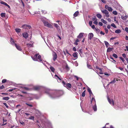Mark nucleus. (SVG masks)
Instances as JSON below:
<instances>
[{
    "mask_svg": "<svg viewBox=\"0 0 128 128\" xmlns=\"http://www.w3.org/2000/svg\"><path fill=\"white\" fill-rule=\"evenodd\" d=\"M44 88L45 90V92L48 94L51 98H53L59 97L57 96L58 93L56 92H50V90L49 89L46 87H44Z\"/></svg>",
    "mask_w": 128,
    "mask_h": 128,
    "instance_id": "obj_1",
    "label": "nucleus"
},
{
    "mask_svg": "<svg viewBox=\"0 0 128 128\" xmlns=\"http://www.w3.org/2000/svg\"><path fill=\"white\" fill-rule=\"evenodd\" d=\"M31 57L32 59L34 61H38L42 62L43 64L46 66V65L44 63L41 58V56L39 54H36L34 56H32Z\"/></svg>",
    "mask_w": 128,
    "mask_h": 128,
    "instance_id": "obj_2",
    "label": "nucleus"
},
{
    "mask_svg": "<svg viewBox=\"0 0 128 128\" xmlns=\"http://www.w3.org/2000/svg\"><path fill=\"white\" fill-rule=\"evenodd\" d=\"M91 104L92 106V108L94 110V111H96L97 110V107L96 104V100L94 98H92Z\"/></svg>",
    "mask_w": 128,
    "mask_h": 128,
    "instance_id": "obj_3",
    "label": "nucleus"
},
{
    "mask_svg": "<svg viewBox=\"0 0 128 128\" xmlns=\"http://www.w3.org/2000/svg\"><path fill=\"white\" fill-rule=\"evenodd\" d=\"M62 84L66 88L68 89L72 87V85L70 83L66 84L64 81H62Z\"/></svg>",
    "mask_w": 128,
    "mask_h": 128,
    "instance_id": "obj_4",
    "label": "nucleus"
},
{
    "mask_svg": "<svg viewBox=\"0 0 128 128\" xmlns=\"http://www.w3.org/2000/svg\"><path fill=\"white\" fill-rule=\"evenodd\" d=\"M44 25L50 28H52V26L50 24L48 23L47 20L44 23Z\"/></svg>",
    "mask_w": 128,
    "mask_h": 128,
    "instance_id": "obj_5",
    "label": "nucleus"
},
{
    "mask_svg": "<svg viewBox=\"0 0 128 128\" xmlns=\"http://www.w3.org/2000/svg\"><path fill=\"white\" fill-rule=\"evenodd\" d=\"M102 12L104 14H105L106 16L108 18L110 16L109 14V12L108 11H107L106 10H101Z\"/></svg>",
    "mask_w": 128,
    "mask_h": 128,
    "instance_id": "obj_6",
    "label": "nucleus"
},
{
    "mask_svg": "<svg viewBox=\"0 0 128 128\" xmlns=\"http://www.w3.org/2000/svg\"><path fill=\"white\" fill-rule=\"evenodd\" d=\"M87 90L88 91L89 93L90 97H92V98H93V97L94 96V95L92 93V92L90 88H89L88 87V88Z\"/></svg>",
    "mask_w": 128,
    "mask_h": 128,
    "instance_id": "obj_7",
    "label": "nucleus"
},
{
    "mask_svg": "<svg viewBox=\"0 0 128 128\" xmlns=\"http://www.w3.org/2000/svg\"><path fill=\"white\" fill-rule=\"evenodd\" d=\"M92 20L94 21L93 23L94 24L97 25L98 24V19L96 18V17H94L92 18Z\"/></svg>",
    "mask_w": 128,
    "mask_h": 128,
    "instance_id": "obj_8",
    "label": "nucleus"
},
{
    "mask_svg": "<svg viewBox=\"0 0 128 128\" xmlns=\"http://www.w3.org/2000/svg\"><path fill=\"white\" fill-rule=\"evenodd\" d=\"M55 78L57 80L58 82H61V78L59 76H58L57 75H55Z\"/></svg>",
    "mask_w": 128,
    "mask_h": 128,
    "instance_id": "obj_9",
    "label": "nucleus"
},
{
    "mask_svg": "<svg viewBox=\"0 0 128 128\" xmlns=\"http://www.w3.org/2000/svg\"><path fill=\"white\" fill-rule=\"evenodd\" d=\"M117 78H114L110 82H109V84H114L116 82V81H118Z\"/></svg>",
    "mask_w": 128,
    "mask_h": 128,
    "instance_id": "obj_10",
    "label": "nucleus"
},
{
    "mask_svg": "<svg viewBox=\"0 0 128 128\" xmlns=\"http://www.w3.org/2000/svg\"><path fill=\"white\" fill-rule=\"evenodd\" d=\"M94 36V34L93 33H91L89 34L88 36V38L91 40Z\"/></svg>",
    "mask_w": 128,
    "mask_h": 128,
    "instance_id": "obj_11",
    "label": "nucleus"
},
{
    "mask_svg": "<svg viewBox=\"0 0 128 128\" xmlns=\"http://www.w3.org/2000/svg\"><path fill=\"white\" fill-rule=\"evenodd\" d=\"M10 42L11 44L12 45L15 46V44H16L14 40L12 38H11Z\"/></svg>",
    "mask_w": 128,
    "mask_h": 128,
    "instance_id": "obj_12",
    "label": "nucleus"
},
{
    "mask_svg": "<svg viewBox=\"0 0 128 128\" xmlns=\"http://www.w3.org/2000/svg\"><path fill=\"white\" fill-rule=\"evenodd\" d=\"M23 37L26 38H27L28 36V35L26 32H24L22 34Z\"/></svg>",
    "mask_w": 128,
    "mask_h": 128,
    "instance_id": "obj_13",
    "label": "nucleus"
},
{
    "mask_svg": "<svg viewBox=\"0 0 128 128\" xmlns=\"http://www.w3.org/2000/svg\"><path fill=\"white\" fill-rule=\"evenodd\" d=\"M108 100L109 103L113 106L114 105V102L112 100H110L109 98H108Z\"/></svg>",
    "mask_w": 128,
    "mask_h": 128,
    "instance_id": "obj_14",
    "label": "nucleus"
},
{
    "mask_svg": "<svg viewBox=\"0 0 128 128\" xmlns=\"http://www.w3.org/2000/svg\"><path fill=\"white\" fill-rule=\"evenodd\" d=\"M0 3L1 4H4V5H5L6 6H8V8H10V6L9 5H8L6 2H3V1H2L0 2Z\"/></svg>",
    "mask_w": 128,
    "mask_h": 128,
    "instance_id": "obj_15",
    "label": "nucleus"
},
{
    "mask_svg": "<svg viewBox=\"0 0 128 128\" xmlns=\"http://www.w3.org/2000/svg\"><path fill=\"white\" fill-rule=\"evenodd\" d=\"M41 20L44 23L45 21H46L47 20V19L46 18L44 17H42L41 18Z\"/></svg>",
    "mask_w": 128,
    "mask_h": 128,
    "instance_id": "obj_16",
    "label": "nucleus"
},
{
    "mask_svg": "<svg viewBox=\"0 0 128 128\" xmlns=\"http://www.w3.org/2000/svg\"><path fill=\"white\" fill-rule=\"evenodd\" d=\"M15 46L16 47V48L19 50L21 51L22 50V49L21 47H20V46L16 44H15Z\"/></svg>",
    "mask_w": 128,
    "mask_h": 128,
    "instance_id": "obj_17",
    "label": "nucleus"
},
{
    "mask_svg": "<svg viewBox=\"0 0 128 128\" xmlns=\"http://www.w3.org/2000/svg\"><path fill=\"white\" fill-rule=\"evenodd\" d=\"M128 17V16L127 15H126L124 16H121V18L124 20H125L127 19V18Z\"/></svg>",
    "mask_w": 128,
    "mask_h": 128,
    "instance_id": "obj_18",
    "label": "nucleus"
},
{
    "mask_svg": "<svg viewBox=\"0 0 128 128\" xmlns=\"http://www.w3.org/2000/svg\"><path fill=\"white\" fill-rule=\"evenodd\" d=\"M53 60L55 61L57 58V55L56 53H54V54L53 55Z\"/></svg>",
    "mask_w": 128,
    "mask_h": 128,
    "instance_id": "obj_19",
    "label": "nucleus"
},
{
    "mask_svg": "<svg viewBox=\"0 0 128 128\" xmlns=\"http://www.w3.org/2000/svg\"><path fill=\"white\" fill-rule=\"evenodd\" d=\"M41 87L39 86H37L34 87V89L36 90H38L40 89Z\"/></svg>",
    "mask_w": 128,
    "mask_h": 128,
    "instance_id": "obj_20",
    "label": "nucleus"
},
{
    "mask_svg": "<svg viewBox=\"0 0 128 128\" xmlns=\"http://www.w3.org/2000/svg\"><path fill=\"white\" fill-rule=\"evenodd\" d=\"M77 54L78 53L77 52H76L73 54L72 56L74 57L77 58H78Z\"/></svg>",
    "mask_w": 128,
    "mask_h": 128,
    "instance_id": "obj_21",
    "label": "nucleus"
},
{
    "mask_svg": "<svg viewBox=\"0 0 128 128\" xmlns=\"http://www.w3.org/2000/svg\"><path fill=\"white\" fill-rule=\"evenodd\" d=\"M84 34V33H80L79 35L78 36L77 38H80L82 37L83 36Z\"/></svg>",
    "mask_w": 128,
    "mask_h": 128,
    "instance_id": "obj_22",
    "label": "nucleus"
},
{
    "mask_svg": "<svg viewBox=\"0 0 128 128\" xmlns=\"http://www.w3.org/2000/svg\"><path fill=\"white\" fill-rule=\"evenodd\" d=\"M121 30L120 29H118L117 30H116L115 31V33L116 34H119L121 32Z\"/></svg>",
    "mask_w": 128,
    "mask_h": 128,
    "instance_id": "obj_23",
    "label": "nucleus"
},
{
    "mask_svg": "<svg viewBox=\"0 0 128 128\" xmlns=\"http://www.w3.org/2000/svg\"><path fill=\"white\" fill-rule=\"evenodd\" d=\"M79 14V12L78 11H77L74 14V16L75 17L77 16Z\"/></svg>",
    "mask_w": 128,
    "mask_h": 128,
    "instance_id": "obj_24",
    "label": "nucleus"
},
{
    "mask_svg": "<svg viewBox=\"0 0 128 128\" xmlns=\"http://www.w3.org/2000/svg\"><path fill=\"white\" fill-rule=\"evenodd\" d=\"M21 30V29L20 28H17L15 29L17 33H19L20 32Z\"/></svg>",
    "mask_w": 128,
    "mask_h": 128,
    "instance_id": "obj_25",
    "label": "nucleus"
},
{
    "mask_svg": "<svg viewBox=\"0 0 128 128\" xmlns=\"http://www.w3.org/2000/svg\"><path fill=\"white\" fill-rule=\"evenodd\" d=\"M112 50V48H108L107 50V52H110Z\"/></svg>",
    "mask_w": 128,
    "mask_h": 128,
    "instance_id": "obj_26",
    "label": "nucleus"
},
{
    "mask_svg": "<svg viewBox=\"0 0 128 128\" xmlns=\"http://www.w3.org/2000/svg\"><path fill=\"white\" fill-rule=\"evenodd\" d=\"M104 42L106 47L108 48L109 45V44L106 41H105Z\"/></svg>",
    "mask_w": 128,
    "mask_h": 128,
    "instance_id": "obj_27",
    "label": "nucleus"
},
{
    "mask_svg": "<svg viewBox=\"0 0 128 128\" xmlns=\"http://www.w3.org/2000/svg\"><path fill=\"white\" fill-rule=\"evenodd\" d=\"M54 26L57 29H60V26L58 25L57 24H54Z\"/></svg>",
    "mask_w": 128,
    "mask_h": 128,
    "instance_id": "obj_28",
    "label": "nucleus"
},
{
    "mask_svg": "<svg viewBox=\"0 0 128 128\" xmlns=\"http://www.w3.org/2000/svg\"><path fill=\"white\" fill-rule=\"evenodd\" d=\"M9 97H4L2 98V100H7L9 99Z\"/></svg>",
    "mask_w": 128,
    "mask_h": 128,
    "instance_id": "obj_29",
    "label": "nucleus"
},
{
    "mask_svg": "<svg viewBox=\"0 0 128 128\" xmlns=\"http://www.w3.org/2000/svg\"><path fill=\"white\" fill-rule=\"evenodd\" d=\"M96 16L98 18L100 19L102 17V15L100 14H97L96 15Z\"/></svg>",
    "mask_w": 128,
    "mask_h": 128,
    "instance_id": "obj_30",
    "label": "nucleus"
},
{
    "mask_svg": "<svg viewBox=\"0 0 128 128\" xmlns=\"http://www.w3.org/2000/svg\"><path fill=\"white\" fill-rule=\"evenodd\" d=\"M33 44H27V46L29 47V48L30 47H32L33 46Z\"/></svg>",
    "mask_w": 128,
    "mask_h": 128,
    "instance_id": "obj_31",
    "label": "nucleus"
},
{
    "mask_svg": "<svg viewBox=\"0 0 128 128\" xmlns=\"http://www.w3.org/2000/svg\"><path fill=\"white\" fill-rule=\"evenodd\" d=\"M27 24H24L22 26V28H23L26 29L27 28Z\"/></svg>",
    "mask_w": 128,
    "mask_h": 128,
    "instance_id": "obj_32",
    "label": "nucleus"
},
{
    "mask_svg": "<svg viewBox=\"0 0 128 128\" xmlns=\"http://www.w3.org/2000/svg\"><path fill=\"white\" fill-rule=\"evenodd\" d=\"M50 68L51 71L53 72H54L55 70L54 69L52 66H50Z\"/></svg>",
    "mask_w": 128,
    "mask_h": 128,
    "instance_id": "obj_33",
    "label": "nucleus"
},
{
    "mask_svg": "<svg viewBox=\"0 0 128 128\" xmlns=\"http://www.w3.org/2000/svg\"><path fill=\"white\" fill-rule=\"evenodd\" d=\"M101 21L104 24H106L107 23L106 21L103 19H101Z\"/></svg>",
    "mask_w": 128,
    "mask_h": 128,
    "instance_id": "obj_34",
    "label": "nucleus"
},
{
    "mask_svg": "<svg viewBox=\"0 0 128 128\" xmlns=\"http://www.w3.org/2000/svg\"><path fill=\"white\" fill-rule=\"evenodd\" d=\"M0 15L1 17H4L5 16V14L3 13H1V14Z\"/></svg>",
    "mask_w": 128,
    "mask_h": 128,
    "instance_id": "obj_35",
    "label": "nucleus"
},
{
    "mask_svg": "<svg viewBox=\"0 0 128 128\" xmlns=\"http://www.w3.org/2000/svg\"><path fill=\"white\" fill-rule=\"evenodd\" d=\"M108 10L110 12H112L113 10L112 8L110 7H109V8H108Z\"/></svg>",
    "mask_w": 128,
    "mask_h": 128,
    "instance_id": "obj_36",
    "label": "nucleus"
},
{
    "mask_svg": "<svg viewBox=\"0 0 128 128\" xmlns=\"http://www.w3.org/2000/svg\"><path fill=\"white\" fill-rule=\"evenodd\" d=\"M113 56L116 58H118V56L117 55L115 54H112Z\"/></svg>",
    "mask_w": 128,
    "mask_h": 128,
    "instance_id": "obj_37",
    "label": "nucleus"
},
{
    "mask_svg": "<svg viewBox=\"0 0 128 128\" xmlns=\"http://www.w3.org/2000/svg\"><path fill=\"white\" fill-rule=\"evenodd\" d=\"M25 104H26L28 106H29L32 107L33 106L31 104H28V103H26Z\"/></svg>",
    "mask_w": 128,
    "mask_h": 128,
    "instance_id": "obj_38",
    "label": "nucleus"
},
{
    "mask_svg": "<svg viewBox=\"0 0 128 128\" xmlns=\"http://www.w3.org/2000/svg\"><path fill=\"white\" fill-rule=\"evenodd\" d=\"M85 90H84L82 93V96L84 97L85 96Z\"/></svg>",
    "mask_w": 128,
    "mask_h": 128,
    "instance_id": "obj_39",
    "label": "nucleus"
},
{
    "mask_svg": "<svg viewBox=\"0 0 128 128\" xmlns=\"http://www.w3.org/2000/svg\"><path fill=\"white\" fill-rule=\"evenodd\" d=\"M113 14L115 15H116L117 14V12L116 11H114L113 12Z\"/></svg>",
    "mask_w": 128,
    "mask_h": 128,
    "instance_id": "obj_40",
    "label": "nucleus"
},
{
    "mask_svg": "<svg viewBox=\"0 0 128 128\" xmlns=\"http://www.w3.org/2000/svg\"><path fill=\"white\" fill-rule=\"evenodd\" d=\"M111 26L113 27L114 28H116V26H115V24H114V23H112V24H111Z\"/></svg>",
    "mask_w": 128,
    "mask_h": 128,
    "instance_id": "obj_41",
    "label": "nucleus"
},
{
    "mask_svg": "<svg viewBox=\"0 0 128 128\" xmlns=\"http://www.w3.org/2000/svg\"><path fill=\"white\" fill-rule=\"evenodd\" d=\"M6 79H4L2 80V83H5L6 82Z\"/></svg>",
    "mask_w": 128,
    "mask_h": 128,
    "instance_id": "obj_42",
    "label": "nucleus"
},
{
    "mask_svg": "<svg viewBox=\"0 0 128 128\" xmlns=\"http://www.w3.org/2000/svg\"><path fill=\"white\" fill-rule=\"evenodd\" d=\"M104 30H105V32H106V34H107L108 33V30L106 28H104Z\"/></svg>",
    "mask_w": 128,
    "mask_h": 128,
    "instance_id": "obj_43",
    "label": "nucleus"
},
{
    "mask_svg": "<svg viewBox=\"0 0 128 128\" xmlns=\"http://www.w3.org/2000/svg\"><path fill=\"white\" fill-rule=\"evenodd\" d=\"M3 104L6 106V108H8V106L7 104L6 103L4 102L3 103Z\"/></svg>",
    "mask_w": 128,
    "mask_h": 128,
    "instance_id": "obj_44",
    "label": "nucleus"
},
{
    "mask_svg": "<svg viewBox=\"0 0 128 128\" xmlns=\"http://www.w3.org/2000/svg\"><path fill=\"white\" fill-rule=\"evenodd\" d=\"M31 28V26L29 25L27 26V28H26V29H30Z\"/></svg>",
    "mask_w": 128,
    "mask_h": 128,
    "instance_id": "obj_45",
    "label": "nucleus"
},
{
    "mask_svg": "<svg viewBox=\"0 0 128 128\" xmlns=\"http://www.w3.org/2000/svg\"><path fill=\"white\" fill-rule=\"evenodd\" d=\"M20 91L23 94H26L27 93V92H26V91H22V90H20Z\"/></svg>",
    "mask_w": 128,
    "mask_h": 128,
    "instance_id": "obj_46",
    "label": "nucleus"
},
{
    "mask_svg": "<svg viewBox=\"0 0 128 128\" xmlns=\"http://www.w3.org/2000/svg\"><path fill=\"white\" fill-rule=\"evenodd\" d=\"M24 89H25L26 90H30V89L28 88L27 87H24Z\"/></svg>",
    "mask_w": 128,
    "mask_h": 128,
    "instance_id": "obj_47",
    "label": "nucleus"
},
{
    "mask_svg": "<svg viewBox=\"0 0 128 128\" xmlns=\"http://www.w3.org/2000/svg\"><path fill=\"white\" fill-rule=\"evenodd\" d=\"M78 52L80 54V53L82 54V49H80L79 50Z\"/></svg>",
    "mask_w": 128,
    "mask_h": 128,
    "instance_id": "obj_48",
    "label": "nucleus"
},
{
    "mask_svg": "<svg viewBox=\"0 0 128 128\" xmlns=\"http://www.w3.org/2000/svg\"><path fill=\"white\" fill-rule=\"evenodd\" d=\"M92 21H90L89 22V24L90 26H91L92 25Z\"/></svg>",
    "mask_w": 128,
    "mask_h": 128,
    "instance_id": "obj_49",
    "label": "nucleus"
},
{
    "mask_svg": "<svg viewBox=\"0 0 128 128\" xmlns=\"http://www.w3.org/2000/svg\"><path fill=\"white\" fill-rule=\"evenodd\" d=\"M98 24L100 26H102L103 25L102 23L101 22H99Z\"/></svg>",
    "mask_w": 128,
    "mask_h": 128,
    "instance_id": "obj_50",
    "label": "nucleus"
},
{
    "mask_svg": "<svg viewBox=\"0 0 128 128\" xmlns=\"http://www.w3.org/2000/svg\"><path fill=\"white\" fill-rule=\"evenodd\" d=\"M125 30L128 33V28L127 27H126L125 28Z\"/></svg>",
    "mask_w": 128,
    "mask_h": 128,
    "instance_id": "obj_51",
    "label": "nucleus"
},
{
    "mask_svg": "<svg viewBox=\"0 0 128 128\" xmlns=\"http://www.w3.org/2000/svg\"><path fill=\"white\" fill-rule=\"evenodd\" d=\"M40 97V96H35V98L36 99H38Z\"/></svg>",
    "mask_w": 128,
    "mask_h": 128,
    "instance_id": "obj_52",
    "label": "nucleus"
},
{
    "mask_svg": "<svg viewBox=\"0 0 128 128\" xmlns=\"http://www.w3.org/2000/svg\"><path fill=\"white\" fill-rule=\"evenodd\" d=\"M4 88V86L2 85V86H0V89H2Z\"/></svg>",
    "mask_w": 128,
    "mask_h": 128,
    "instance_id": "obj_53",
    "label": "nucleus"
},
{
    "mask_svg": "<svg viewBox=\"0 0 128 128\" xmlns=\"http://www.w3.org/2000/svg\"><path fill=\"white\" fill-rule=\"evenodd\" d=\"M104 74L105 75L108 76H109L110 75V74H109L106 72L104 73Z\"/></svg>",
    "mask_w": 128,
    "mask_h": 128,
    "instance_id": "obj_54",
    "label": "nucleus"
},
{
    "mask_svg": "<svg viewBox=\"0 0 128 128\" xmlns=\"http://www.w3.org/2000/svg\"><path fill=\"white\" fill-rule=\"evenodd\" d=\"M122 56L124 58H126V56L125 54H122Z\"/></svg>",
    "mask_w": 128,
    "mask_h": 128,
    "instance_id": "obj_55",
    "label": "nucleus"
},
{
    "mask_svg": "<svg viewBox=\"0 0 128 128\" xmlns=\"http://www.w3.org/2000/svg\"><path fill=\"white\" fill-rule=\"evenodd\" d=\"M29 119L32 120H33L34 119V117L33 116H32L30 117L29 118Z\"/></svg>",
    "mask_w": 128,
    "mask_h": 128,
    "instance_id": "obj_56",
    "label": "nucleus"
},
{
    "mask_svg": "<svg viewBox=\"0 0 128 128\" xmlns=\"http://www.w3.org/2000/svg\"><path fill=\"white\" fill-rule=\"evenodd\" d=\"M56 22H58V24L59 25H60V24H61V22L59 20H58Z\"/></svg>",
    "mask_w": 128,
    "mask_h": 128,
    "instance_id": "obj_57",
    "label": "nucleus"
},
{
    "mask_svg": "<svg viewBox=\"0 0 128 128\" xmlns=\"http://www.w3.org/2000/svg\"><path fill=\"white\" fill-rule=\"evenodd\" d=\"M126 26H128V20L126 22Z\"/></svg>",
    "mask_w": 128,
    "mask_h": 128,
    "instance_id": "obj_58",
    "label": "nucleus"
},
{
    "mask_svg": "<svg viewBox=\"0 0 128 128\" xmlns=\"http://www.w3.org/2000/svg\"><path fill=\"white\" fill-rule=\"evenodd\" d=\"M57 36L59 38V40H61V38L58 35H57Z\"/></svg>",
    "mask_w": 128,
    "mask_h": 128,
    "instance_id": "obj_59",
    "label": "nucleus"
},
{
    "mask_svg": "<svg viewBox=\"0 0 128 128\" xmlns=\"http://www.w3.org/2000/svg\"><path fill=\"white\" fill-rule=\"evenodd\" d=\"M74 76V77H75L76 78L77 80H78V78L77 76Z\"/></svg>",
    "mask_w": 128,
    "mask_h": 128,
    "instance_id": "obj_60",
    "label": "nucleus"
},
{
    "mask_svg": "<svg viewBox=\"0 0 128 128\" xmlns=\"http://www.w3.org/2000/svg\"><path fill=\"white\" fill-rule=\"evenodd\" d=\"M109 7L107 5H106L105 6V8L107 10L108 9V8H109Z\"/></svg>",
    "mask_w": 128,
    "mask_h": 128,
    "instance_id": "obj_61",
    "label": "nucleus"
},
{
    "mask_svg": "<svg viewBox=\"0 0 128 128\" xmlns=\"http://www.w3.org/2000/svg\"><path fill=\"white\" fill-rule=\"evenodd\" d=\"M102 2L104 4L106 3V1L104 0H101Z\"/></svg>",
    "mask_w": 128,
    "mask_h": 128,
    "instance_id": "obj_62",
    "label": "nucleus"
},
{
    "mask_svg": "<svg viewBox=\"0 0 128 128\" xmlns=\"http://www.w3.org/2000/svg\"><path fill=\"white\" fill-rule=\"evenodd\" d=\"M118 68L119 69H120L121 71L123 70V68H121V67H119Z\"/></svg>",
    "mask_w": 128,
    "mask_h": 128,
    "instance_id": "obj_63",
    "label": "nucleus"
},
{
    "mask_svg": "<svg viewBox=\"0 0 128 128\" xmlns=\"http://www.w3.org/2000/svg\"><path fill=\"white\" fill-rule=\"evenodd\" d=\"M126 40H128V36H126L125 37Z\"/></svg>",
    "mask_w": 128,
    "mask_h": 128,
    "instance_id": "obj_64",
    "label": "nucleus"
}]
</instances>
